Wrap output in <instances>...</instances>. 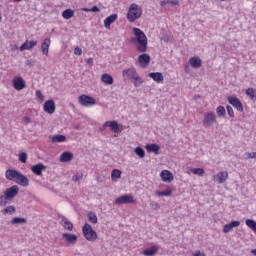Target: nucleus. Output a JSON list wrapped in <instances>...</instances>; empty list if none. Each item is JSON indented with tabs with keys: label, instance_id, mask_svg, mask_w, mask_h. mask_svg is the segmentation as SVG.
I'll use <instances>...</instances> for the list:
<instances>
[{
	"label": "nucleus",
	"instance_id": "nucleus-6",
	"mask_svg": "<svg viewBox=\"0 0 256 256\" xmlns=\"http://www.w3.org/2000/svg\"><path fill=\"white\" fill-rule=\"evenodd\" d=\"M217 122V116L215 112H208L204 114L203 125L204 127H213Z\"/></svg>",
	"mask_w": 256,
	"mask_h": 256
},
{
	"label": "nucleus",
	"instance_id": "nucleus-42",
	"mask_svg": "<svg viewBox=\"0 0 256 256\" xmlns=\"http://www.w3.org/2000/svg\"><path fill=\"white\" fill-rule=\"evenodd\" d=\"M216 113L218 115V117H225V107L223 106H218L217 109H216Z\"/></svg>",
	"mask_w": 256,
	"mask_h": 256
},
{
	"label": "nucleus",
	"instance_id": "nucleus-25",
	"mask_svg": "<svg viewBox=\"0 0 256 256\" xmlns=\"http://www.w3.org/2000/svg\"><path fill=\"white\" fill-rule=\"evenodd\" d=\"M51 45V39L46 38L41 45L43 55H49V47Z\"/></svg>",
	"mask_w": 256,
	"mask_h": 256
},
{
	"label": "nucleus",
	"instance_id": "nucleus-58",
	"mask_svg": "<svg viewBox=\"0 0 256 256\" xmlns=\"http://www.w3.org/2000/svg\"><path fill=\"white\" fill-rule=\"evenodd\" d=\"M26 65H27L28 67H33V60H27V61H26Z\"/></svg>",
	"mask_w": 256,
	"mask_h": 256
},
{
	"label": "nucleus",
	"instance_id": "nucleus-23",
	"mask_svg": "<svg viewBox=\"0 0 256 256\" xmlns=\"http://www.w3.org/2000/svg\"><path fill=\"white\" fill-rule=\"evenodd\" d=\"M240 225H241L240 221H232V222L224 225L223 233H229V231H231V229H233L234 227H239Z\"/></svg>",
	"mask_w": 256,
	"mask_h": 256
},
{
	"label": "nucleus",
	"instance_id": "nucleus-40",
	"mask_svg": "<svg viewBox=\"0 0 256 256\" xmlns=\"http://www.w3.org/2000/svg\"><path fill=\"white\" fill-rule=\"evenodd\" d=\"M246 225H247V227H249L250 229H252V231H254L256 233V222H255V220L247 219L246 220Z\"/></svg>",
	"mask_w": 256,
	"mask_h": 256
},
{
	"label": "nucleus",
	"instance_id": "nucleus-39",
	"mask_svg": "<svg viewBox=\"0 0 256 256\" xmlns=\"http://www.w3.org/2000/svg\"><path fill=\"white\" fill-rule=\"evenodd\" d=\"M88 221H90L91 223H93V225H97V214H95V212H89L88 213Z\"/></svg>",
	"mask_w": 256,
	"mask_h": 256
},
{
	"label": "nucleus",
	"instance_id": "nucleus-55",
	"mask_svg": "<svg viewBox=\"0 0 256 256\" xmlns=\"http://www.w3.org/2000/svg\"><path fill=\"white\" fill-rule=\"evenodd\" d=\"M192 256H205V253H201V251L197 250Z\"/></svg>",
	"mask_w": 256,
	"mask_h": 256
},
{
	"label": "nucleus",
	"instance_id": "nucleus-26",
	"mask_svg": "<svg viewBox=\"0 0 256 256\" xmlns=\"http://www.w3.org/2000/svg\"><path fill=\"white\" fill-rule=\"evenodd\" d=\"M123 76H126L128 79H134L137 76V71L135 68H129L123 71Z\"/></svg>",
	"mask_w": 256,
	"mask_h": 256
},
{
	"label": "nucleus",
	"instance_id": "nucleus-16",
	"mask_svg": "<svg viewBox=\"0 0 256 256\" xmlns=\"http://www.w3.org/2000/svg\"><path fill=\"white\" fill-rule=\"evenodd\" d=\"M160 177L162 179V181H164V183H172L173 181V173H171V171L169 170H163L160 173Z\"/></svg>",
	"mask_w": 256,
	"mask_h": 256
},
{
	"label": "nucleus",
	"instance_id": "nucleus-15",
	"mask_svg": "<svg viewBox=\"0 0 256 256\" xmlns=\"http://www.w3.org/2000/svg\"><path fill=\"white\" fill-rule=\"evenodd\" d=\"M229 178V173L227 171H222V172H219L217 173L215 176H214V181L216 183H225V181H227V179Z\"/></svg>",
	"mask_w": 256,
	"mask_h": 256
},
{
	"label": "nucleus",
	"instance_id": "nucleus-57",
	"mask_svg": "<svg viewBox=\"0 0 256 256\" xmlns=\"http://www.w3.org/2000/svg\"><path fill=\"white\" fill-rule=\"evenodd\" d=\"M250 159H256V152L248 153Z\"/></svg>",
	"mask_w": 256,
	"mask_h": 256
},
{
	"label": "nucleus",
	"instance_id": "nucleus-31",
	"mask_svg": "<svg viewBox=\"0 0 256 256\" xmlns=\"http://www.w3.org/2000/svg\"><path fill=\"white\" fill-rule=\"evenodd\" d=\"M16 212L17 209L15 208V206H8L2 210V213L4 215H15Z\"/></svg>",
	"mask_w": 256,
	"mask_h": 256
},
{
	"label": "nucleus",
	"instance_id": "nucleus-48",
	"mask_svg": "<svg viewBox=\"0 0 256 256\" xmlns=\"http://www.w3.org/2000/svg\"><path fill=\"white\" fill-rule=\"evenodd\" d=\"M74 55H83V50L79 48V46H76L74 49Z\"/></svg>",
	"mask_w": 256,
	"mask_h": 256
},
{
	"label": "nucleus",
	"instance_id": "nucleus-38",
	"mask_svg": "<svg viewBox=\"0 0 256 256\" xmlns=\"http://www.w3.org/2000/svg\"><path fill=\"white\" fill-rule=\"evenodd\" d=\"M112 181H117V179H121V170L114 169L111 173Z\"/></svg>",
	"mask_w": 256,
	"mask_h": 256
},
{
	"label": "nucleus",
	"instance_id": "nucleus-46",
	"mask_svg": "<svg viewBox=\"0 0 256 256\" xmlns=\"http://www.w3.org/2000/svg\"><path fill=\"white\" fill-rule=\"evenodd\" d=\"M36 97H37V99H39L40 101H45V96L43 95V93L41 92V90H37V91H36Z\"/></svg>",
	"mask_w": 256,
	"mask_h": 256
},
{
	"label": "nucleus",
	"instance_id": "nucleus-44",
	"mask_svg": "<svg viewBox=\"0 0 256 256\" xmlns=\"http://www.w3.org/2000/svg\"><path fill=\"white\" fill-rule=\"evenodd\" d=\"M141 83H143V79H141V77H139V76H135V78H134L135 87H139V85H141Z\"/></svg>",
	"mask_w": 256,
	"mask_h": 256
},
{
	"label": "nucleus",
	"instance_id": "nucleus-18",
	"mask_svg": "<svg viewBox=\"0 0 256 256\" xmlns=\"http://www.w3.org/2000/svg\"><path fill=\"white\" fill-rule=\"evenodd\" d=\"M16 183L17 185H21L22 187H29V178H27V176L20 173V175H18Z\"/></svg>",
	"mask_w": 256,
	"mask_h": 256
},
{
	"label": "nucleus",
	"instance_id": "nucleus-33",
	"mask_svg": "<svg viewBox=\"0 0 256 256\" xmlns=\"http://www.w3.org/2000/svg\"><path fill=\"white\" fill-rule=\"evenodd\" d=\"M75 16V11L71 9H66L62 12L63 19H71V17Z\"/></svg>",
	"mask_w": 256,
	"mask_h": 256
},
{
	"label": "nucleus",
	"instance_id": "nucleus-28",
	"mask_svg": "<svg viewBox=\"0 0 256 256\" xmlns=\"http://www.w3.org/2000/svg\"><path fill=\"white\" fill-rule=\"evenodd\" d=\"M159 145L157 144H148L146 145V150L148 153H155V155H159Z\"/></svg>",
	"mask_w": 256,
	"mask_h": 256
},
{
	"label": "nucleus",
	"instance_id": "nucleus-27",
	"mask_svg": "<svg viewBox=\"0 0 256 256\" xmlns=\"http://www.w3.org/2000/svg\"><path fill=\"white\" fill-rule=\"evenodd\" d=\"M49 139H51L52 143H63L67 141V137H65V135L49 136Z\"/></svg>",
	"mask_w": 256,
	"mask_h": 256
},
{
	"label": "nucleus",
	"instance_id": "nucleus-2",
	"mask_svg": "<svg viewBox=\"0 0 256 256\" xmlns=\"http://www.w3.org/2000/svg\"><path fill=\"white\" fill-rule=\"evenodd\" d=\"M141 15H143V9L135 3L131 4L127 13L128 21L135 23L137 19H141Z\"/></svg>",
	"mask_w": 256,
	"mask_h": 256
},
{
	"label": "nucleus",
	"instance_id": "nucleus-8",
	"mask_svg": "<svg viewBox=\"0 0 256 256\" xmlns=\"http://www.w3.org/2000/svg\"><path fill=\"white\" fill-rule=\"evenodd\" d=\"M12 85L16 91H23L27 87V84H25V80L21 78L20 76H16L12 80Z\"/></svg>",
	"mask_w": 256,
	"mask_h": 256
},
{
	"label": "nucleus",
	"instance_id": "nucleus-9",
	"mask_svg": "<svg viewBox=\"0 0 256 256\" xmlns=\"http://www.w3.org/2000/svg\"><path fill=\"white\" fill-rule=\"evenodd\" d=\"M107 127H110V129L114 132V133H121V126L119 125V123H117V121H106L103 124V129H107Z\"/></svg>",
	"mask_w": 256,
	"mask_h": 256
},
{
	"label": "nucleus",
	"instance_id": "nucleus-35",
	"mask_svg": "<svg viewBox=\"0 0 256 256\" xmlns=\"http://www.w3.org/2000/svg\"><path fill=\"white\" fill-rule=\"evenodd\" d=\"M173 194V190L171 188H168L165 191H156V195H158V197H169V195Z\"/></svg>",
	"mask_w": 256,
	"mask_h": 256
},
{
	"label": "nucleus",
	"instance_id": "nucleus-11",
	"mask_svg": "<svg viewBox=\"0 0 256 256\" xmlns=\"http://www.w3.org/2000/svg\"><path fill=\"white\" fill-rule=\"evenodd\" d=\"M43 109L45 113H48L49 115H53L55 113V101L53 99L46 100L43 106Z\"/></svg>",
	"mask_w": 256,
	"mask_h": 256
},
{
	"label": "nucleus",
	"instance_id": "nucleus-24",
	"mask_svg": "<svg viewBox=\"0 0 256 256\" xmlns=\"http://www.w3.org/2000/svg\"><path fill=\"white\" fill-rule=\"evenodd\" d=\"M148 77L153 79V81H156V83L163 82V74L161 72H151L148 74Z\"/></svg>",
	"mask_w": 256,
	"mask_h": 256
},
{
	"label": "nucleus",
	"instance_id": "nucleus-3",
	"mask_svg": "<svg viewBox=\"0 0 256 256\" xmlns=\"http://www.w3.org/2000/svg\"><path fill=\"white\" fill-rule=\"evenodd\" d=\"M82 233L86 241H97V232L93 230L89 223L84 224V226L82 227Z\"/></svg>",
	"mask_w": 256,
	"mask_h": 256
},
{
	"label": "nucleus",
	"instance_id": "nucleus-63",
	"mask_svg": "<svg viewBox=\"0 0 256 256\" xmlns=\"http://www.w3.org/2000/svg\"><path fill=\"white\" fill-rule=\"evenodd\" d=\"M222 1H225V0H222Z\"/></svg>",
	"mask_w": 256,
	"mask_h": 256
},
{
	"label": "nucleus",
	"instance_id": "nucleus-20",
	"mask_svg": "<svg viewBox=\"0 0 256 256\" xmlns=\"http://www.w3.org/2000/svg\"><path fill=\"white\" fill-rule=\"evenodd\" d=\"M157 253H159V246H152L142 251V255L145 256H153L157 255Z\"/></svg>",
	"mask_w": 256,
	"mask_h": 256
},
{
	"label": "nucleus",
	"instance_id": "nucleus-52",
	"mask_svg": "<svg viewBox=\"0 0 256 256\" xmlns=\"http://www.w3.org/2000/svg\"><path fill=\"white\" fill-rule=\"evenodd\" d=\"M37 41H30L28 42L29 49L31 50L33 47H36Z\"/></svg>",
	"mask_w": 256,
	"mask_h": 256
},
{
	"label": "nucleus",
	"instance_id": "nucleus-29",
	"mask_svg": "<svg viewBox=\"0 0 256 256\" xmlns=\"http://www.w3.org/2000/svg\"><path fill=\"white\" fill-rule=\"evenodd\" d=\"M101 81L105 85H113V76L109 75L108 73L103 74L101 76Z\"/></svg>",
	"mask_w": 256,
	"mask_h": 256
},
{
	"label": "nucleus",
	"instance_id": "nucleus-17",
	"mask_svg": "<svg viewBox=\"0 0 256 256\" xmlns=\"http://www.w3.org/2000/svg\"><path fill=\"white\" fill-rule=\"evenodd\" d=\"M189 64L193 69H200V67L203 65V61L199 57H191L189 59Z\"/></svg>",
	"mask_w": 256,
	"mask_h": 256
},
{
	"label": "nucleus",
	"instance_id": "nucleus-54",
	"mask_svg": "<svg viewBox=\"0 0 256 256\" xmlns=\"http://www.w3.org/2000/svg\"><path fill=\"white\" fill-rule=\"evenodd\" d=\"M0 205H3L5 207V195L0 196Z\"/></svg>",
	"mask_w": 256,
	"mask_h": 256
},
{
	"label": "nucleus",
	"instance_id": "nucleus-62",
	"mask_svg": "<svg viewBox=\"0 0 256 256\" xmlns=\"http://www.w3.org/2000/svg\"><path fill=\"white\" fill-rule=\"evenodd\" d=\"M1 19H2V16H1V12H0V21H1Z\"/></svg>",
	"mask_w": 256,
	"mask_h": 256
},
{
	"label": "nucleus",
	"instance_id": "nucleus-60",
	"mask_svg": "<svg viewBox=\"0 0 256 256\" xmlns=\"http://www.w3.org/2000/svg\"><path fill=\"white\" fill-rule=\"evenodd\" d=\"M194 99H195V101H197V99H201V95H199V94L195 95Z\"/></svg>",
	"mask_w": 256,
	"mask_h": 256
},
{
	"label": "nucleus",
	"instance_id": "nucleus-5",
	"mask_svg": "<svg viewBox=\"0 0 256 256\" xmlns=\"http://www.w3.org/2000/svg\"><path fill=\"white\" fill-rule=\"evenodd\" d=\"M78 103H80L82 107H91V105H97V100L91 96L82 94L78 97Z\"/></svg>",
	"mask_w": 256,
	"mask_h": 256
},
{
	"label": "nucleus",
	"instance_id": "nucleus-34",
	"mask_svg": "<svg viewBox=\"0 0 256 256\" xmlns=\"http://www.w3.org/2000/svg\"><path fill=\"white\" fill-rule=\"evenodd\" d=\"M246 95L251 99V101H256V90L253 88H248L246 90Z\"/></svg>",
	"mask_w": 256,
	"mask_h": 256
},
{
	"label": "nucleus",
	"instance_id": "nucleus-4",
	"mask_svg": "<svg viewBox=\"0 0 256 256\" xmlns=\"http://www.w3.org/2000/svg\"><path fill=\"white\" fill-rule=\"evenodd\" d=\"M17 195H19V186L14 185L10 188H7L4 191V205H7L8 201H13Z\"/></svg>",
	"mask_w": 256,
	"mask_h": 256
},
{
	"label": "nucleus",
	"instance_id": "nucleus-7",
	"mask_svg": "<svg viewBox=\"0 0 256 256\" xmlns=\"http://www.w3.org/2000/svg\"><path fill=\"white\" fill-rule=\"evenodd\" d=\"M116 205H127L135 203V198L131 194L122 195L115 199Z\"/></svg>",
	"mask_w": 256,
	"mask_h": 256
},
{
	"label": "nucleus",
	"instance_id": "nucleus-1",
	"mask_svg": "<svg viewBox=\"0 0 256 256\" xmlns=\"http://www.w3.org/2000/svg\"><path fill=\"white\" fill-rule=\"evenodd\" d=\"M132 33L133 35H135V38L132 39V43H135L136 51H138V53H146L147 52V36L145 35V32H143L139 28H133Z\"/></svg>",
	"mask_w": 256,
	"mask_h": 256
},
{
	"label": "nucleus",
	"instance_id": "nucleus-22",
	"mask_svg": "<svg viewBox=\"0 0 256 256\" xmlns=\"http://www.w3.org/2000/svg\"><path fill=\"white\" fill-rule=\"evenodd\" d=\"M60 162L61 163H69L70 161H73V153L71 152H63L60 155Z\"/></svg>",
	"mask_w": 256,
	"mask_h": 256
},
{
	"label": "nucleus",
	"instance_id": "nucleus-47",
	"mask_svg": "<svg viewBox=\"0 0 256 256\" xmlns=\"http://www.w3.org/2000/svg\"><path fill=\"white\" fill-rule=\"evenodd\" d=\"M150 205H151V208H152L154 211H157V209H161V205H159V203H157V202L152 201V202L150 203Z\"/></svg>",
	"mask_w": 256,
	"mask_h": 256
},
{
	"label": "nucleus",
	"instance_id": "nucleus-56",
	"mask_svg": "<svg viewBox=\"0 0 256 256\" xmlns=\"http://www.w3.org/2000/svg\"><path fill=\"white\" fill-rule=\"evenodd\" d=\"M87 65H90V67H93V58H89L86 60Z\"/></svg>",
	"mask_w": 256,
	"mask_h": 256
},
{
	"label": "nucleus",
	"instance_id": "nucleus-41",
	"mask_svg": "<svg viewBox=\"0 0 256 256\" xmlns=\"http://www.w3.org/2000/svg\"><path fill=\"white\" fill-rule=\"evenodd\" d=\"M134 153H136L138 157H140V159H143V157H145V150H143V148L141 147L135 148Z\"/></svg>",
	"mask_w": 256,
	"mask_h": 256
},
{
	"label": "nucleus",
	"instance_id": "nucleus-19",
	"mask_svg": "<svg viewBox=\"0 0 256 256\" xmlns=\"http://www.w3.org/2000/svg\"><path fill=\"white\" fill-rule=\"evenodd\" d=\"M117 14H112L104 20V26L106 29H111V24L117 21Z\"/></svg>",
	"mask_w": 256,
	"mask_h": 256
},
{
	"label": "nucleus",
	"instance_id": "nucleus-10",
	"mask_svg": "<svg viewBox=\"0 0 256 256\" xmlns=\"http://www.w3.org/2000/svg\"><path fill=\"white\" fill-rule=\"evenodd\" d=\"M228 103H230V105H233V107H235L237 111L243 113V103H241V100H239V98L229 96Z\"/></svg>",
	"mask_w": 256,
	"mask_h": 256
},
{
	"label": "nucleus",
	"instance_id": "nucleus-59",
	"mask_svg": "<svg viewBox=\"0 0 256 256\" xmlns=\"http://www.w3.org/2000/svg\"><path fill=\"white\" fill-rule=\"evenodd\" d=\"M82 11H85L86 13H89V12H91V9H89V8H82Z\"/></svg>",
	"mask_w": 256,
	"mask_h": 256
},
{
	"label": "nucleus",
	"instance_id": "nucleus-21",
	"mask_svg": "<svg viewBox=\"0 0 256 256\" xmlns=\"http://www.w3.org/2000/svg\"><path fill=\"white\" fill-rule=\"evenodd\" d=\"M63 239L67 241V243H70L71 245H75L77 243V235L75 234H69V233H64L62 234Z\"/></svg>",
	"mask_w": 256,
	"mask_h": 256
},
{
	"label": "nucleus",
	"instance_id": "nucleus-43",
	"mask_svg": "<svg viewBox=\"0 0 256 256\" xmlns=\"http://www.w3.org/2000/svg\"><path fill=\"white\" fill-rule=\"evenodd\" d=\"M19 161H20V163H27V154H26V152H21L19 154Z\"/></svg>",
	"mask_w": 256,
	"mask_h": 256
},
{
	"label": "nucleus",
	"instance_id": "nucleus-51",
	"mask_svg": "<svg viewBox=\"0 0 256 256\" xmlns=\"http://www.w3.org/2000/svg\"><path fill=\"white\" fill-rule=\"evenodd\" d=\"M22 121H23L24 125H29V123L32 122L31 118H29L27 116L23 117Z\"/></svg>",
	"mask_w": 256,
	"mask_h": 256
},
{
	"label": "nucleus",
	"instance_id": "nucleus-50",
	"mask_svg": "<svg viewBox=\"0 0 256 256\" xmlns=\"http://www.w3.org/2000/svg\"><path fill=\"white\" fill-rule=\"evenodd\" d=\"M83 179V174H76L73 176L72 181H81Z\"/></svg>",
	"mask_w": 256,
	"mask_h": 256
},
{
	"label": "nucleus",
	"instance_id": "nucleus-36",
	"mask_svg": "<svg viewBox=\"0 0 256 256\" xmlns=\"http://www.w3.org/2000/svg\"><path fill=\"white\" fill-rule=\"evenodd\" d=\"M190 172L194 175H198L199 177H203V175H205V169L203 168H190Z\"/></svg>",
	"mask_w": 256,
	"mask_h": 256
},
{
	"label": "nucleus",
	"instance_id": "nucleus-49",
	"mask_svg": "<svg viewBox=\"0 0 256 256\" xmlns=\"http://www.w3.org/2000/svg\"><path fill=\"white\" fill-rule=\"evenodd\" d=\"M227 112L229 117H235V112H233V107L227 106Z\"/></svg>",
	"mask_w": 256,
	"mask_h": 256
},
{
	"label": "nucleus",
	"instance_id": "nucleus-30",
	"mask_svg": "<svg viewBox=\"0 0 256 256\" xmlns=\"http://www.w3.org/2000/svg\"><path fill=\"white\" fill-rule=\"evenodd\" d=\"M62 223L64 229H66L67 231H73V223L68 221V219L65 218L64 216L62 217Z\"/></svg>",
	"mask_w": 256,
	"mask_h": 256
},
{
	"label": "nucleus",
	"instance_id": "nucleus-45",
	"mask_svg": "<svg viewBox=\"0 0 256 256\" xmlns=\"http://www.w3.org/2000/svg\"><path fill=\"white\" fill-rule=\"evenodd\" d=\"M25 50H28L30 51V48H29V41H25L21 47H20V51H25Z\"/></svg>",
	"mask_w": 256,
	"mask_h": 256
},
{
	"label": "nucleus",
	"instance_id": "nucleus-53",
	"mask_svg": "<svg viewBox=\"0 0 256 256\" xmlns=\"http://www.w3.org/2000/svg\"><path fill=\"white\" fill-rule=\"evenodd\" d=\"M90 11H91L92 13H99L100 9H99V7H97V6H93V7L90 9Z\"/></svg>",
	"mask_w": 256,
	"mask_h": 256
},
{
	"label": "nucleus",
	"instance_id": "nucleus-37",
	"mask_svg": "<svg viewBox=\"0 0 256 256\" xmlns=\"http://www.w3.org/2000/svg\"><path fill=\"white\" fill-rule=\"evenodd\" d=\"M161 7L165 5H179V0H163L160 2Z\"/></svg>",
	"mask_w": 256,
	"mask_h": 256
},
{
	"label": "nucleus",
	"instance_id": "nucleus-32",
	"mask_svg": "<svg viewBox=\"0 0 256 256\" xmlns=\"http://www.w3.org/2000/svg\"><path fill=\"white\" fill-rule=\"evenodd\" d=\"M12 225H23L25 223H27V219L26 218H21V217H14L11 220Z\"/></svg>",
	"mask_w": 256,
	"mask_h": 256
},
{
	"label": "nucleus",
	"instance_id": "nucleus-61",
	"mask_svg": "<svg viewBox=\"0 0 256 256\" xmlns=\"http://www.w3.org/2000/svg\"><path fill=\"white\" fill-rule=\"evenodd\" d=\"M251 253L256 256V249L251 250Z\"/></svg>",
	"mask_w": 256,
	"mask_h": 256
},
{
	"label": "nucleus",
	"instance_id": "nucleus-13",
	"mask_svg": "<svg viewBox=\"0 0 256 256\" xmlns=\"http://www.w3.org/2000/svg\"><path fill=\"white\" fill-rule=\"evenodd\" d=\"M20 174L21 172L13 169H8L5 173L6 179H8V181H14V183H16Z\"/></svg>",
	"mask_w": 256,
	"mask_h": 256
},
{
	"label": "nucleus",
	"instance_id": "nucleus-14",
	"mask_svg": "<svg viewBox=\"0 0 256 256\" xmlns=\"http://www.w3.org/2000/svg\"><path fill=\"white\" fill-rule=\"evenodd\" d=\"M46 169L47 166H45L43 163H39L31 167L32 173H34V175H38L39 177L43 175V171H45Z\"/></svg>",
	"mask_w": 256,
	"mask_h": 256
},
{
	"label": "nucleus",
	"instance_id": "nucleus-12",
	"mask_svg": "<svg viewBox=\"0 0 256 256\" xmlns=\"http://www.w3.org/2000/svg\"><path fill=\"white\" fill-rule=\"evenodd\" d=\"M143 54L138 56V63L141 67L145 69L151 63V56L149 54H145V52H142Z\"/></svg>",
	"mask_w": 256,
	"mask_h": 256
}]
</instances>
